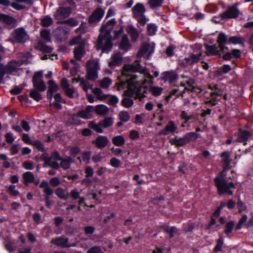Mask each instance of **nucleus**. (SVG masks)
<instances>
[{"mask_svg": "<svg viewBox=\"0 0 253 253\" xmlns=\"http://www.w3.org/2000/svg\"><path fill=\"white\" fill-rule=\"evenodd\" d=\"M72 8L71 7H59L56 12L54 16L57 19H62L68 17L72 13Z\"/></svg>", "mask_w": 253, "mask_h": 253, "instance_id": "9", "label": "nucleus"}, {"mask_svg": "<svg viewBox=\"0 0 253 253\" xmlns=\"http://www.w3.org/2000/svg\"><path fill=\"white\" fill-rule=\"evenodd\" d=\"M206 54L208 56H218L221 57V53H220V51L217 49V47L215 44L210 45H206Z\"/></svg>", "mask_w": 253, "mask_h": 253, "instance_id": "17", "label": "nucleus"}, {"mask_svg": "<svg viewBox=\"0 0 253 253\" xmlns=\"http://www.w3.org/2000/svg\"><path fill=\"white\" fill-rule=\"evenodd\" d=\"M234 226V222L233 220H231L227 222L225 225V229L224 230L225 234L228 235L231 233L233 231Z\"/></svg>", "mask_w": 253, "mask_h": 253, "instance_id": "50", "label": "nucleus"}, {"mask_svg": "<svg viewBox=\"0 0 253 253\" xmlns=\"http://www.w3.org/2000/svg\"><path fill=\"white\" fill-rule=\"evenodd\" d=\"M184 136L187 143H188L190 141H193L198 138H200L201 134L196 132H189L186 133Z\"/></svg>", "mask_w": 253, "mask_h": 253, "instance_id": "34", "label": "nucleus"}, {"mask_svg": "<svg viewBox=\"0 0 253 253\" xmlns=\"http://www.w3.org/2000/svg\"><path fill=\"white\" fill-rule=\"evenodd\" d=\"M84 43L82 42V36L81 35H78L76 37H74L70 42L69 43L71 45H74L77 44L80 45L81 43Z\"/></svg>", "mask_w": 253, "mask_h": 253, "instance_id": "55", "label": "nucleus"}, {"mask_svg": "<svg viewBox=\"0 0 253 253\" xmlns=\"http://www.w3.org/2000/svg\"><path fill=\"white\" fill-rule=\"evenodd\" d=\"M244 39L238 36H232L228 39V44H232L234 45L240 44L242 46H244Z\"/></svg>", "mask_w": 253, "mask_h": 253, "instance_id": "29", "label": "nucleus"}, {"mask_svg": "<svg viewBox=\"0 0 253 253\" xmlns=\"http://www.w3.org/2000/svg\"><path fill=\"white\" fill-rule=\"evenodd\" d=\"M55 193L61 199L67 200L68 198V195L65 194L64 190L62 188H58Z\"/></svg>", "mask_w": 253, "mask_h": 253, "instance_id": "42", "label": "nucleus"}, {"mask_svg": "<svg viewBox=\"0 0 253 253\" xmlns=\"http://www.w3.org/2000/svg\"><path fill=\"white\" fill-rule=\"evenodd\" d=\"M40 91L36 89H32L30 90L29 96L31 98L36 101H39L42 99V95L40 93Z\"/></svg>", "mask_w": 253, "mask_h": 253, "instance_id": "40", "label": "nucleus"}, {"mask_svg": "<svg viewBox=\"0 0 253 253\" xmlns=\"http://www.w3.org/2000/svg\"><path fill=\"white\" fill-rule=\"evenodd\" d=\"M231 168L223 167L222 170L220 171L217 175L214 178V183L221 182L226 180L225 177L226 175V171L230 169Z\"/></svg>", "mask_w": 253, "mask_h": 253, "instance_id": "28", "label": "nucleus"}, {"mask_svg": "<svg viewBox=\"0 0 253 253\" xmlns=\"http://www.w3.org/2000/svg\"><path fill=\"white\" fill-rule=\"evenodd\" d=\"M32 145L35 146L36 148L39 151L43 153L46 151L45 148H44L43 144L39 140L34 141Z\"/></svg>", "mask_w": 253, "mask_h": 253, "instance_id": "43", "label": "nucleus"}, {"mask_svg": "<svg viewBox=\"0 0 253 253\" xmlns=\"http://www.w3.org/2000/svg\"><path fill=\"white\" fill-rule=\"evenodd\" d=\"M16 61L15 60H11L9 61L7 64L4 65L3 64V67L5 74L11 75L13 72H17L18 71V68L16 66L11 65V63H15Z\"/></svg>", "mask_w": 253, "mask_h": 253, "instance_id": "23", "label": "nucleus"}, {"mask_svg": "<svg viewBox=\"0 0 253 253\" xmlns=\"http://www.w3.org/2000/svg\"><path fill=\"white\" fill-rule=\"evenodd\" d=\"M108 96H110L108 104L113 106H116L119 102V99L116 95L103 94L100 96V99H105L107 98Z\"/></svg>", "mask_w": 253, "mask_h": 253, "instance_id": "35", "label": "nucleus"}, {"mask_svg": "<svg viewBox=\"0 0 253 253\" xmlns=\"http://www.w3.org/2000/svg\"><path fill=\"white\" fill-rule=\"evenodd\" d=\"M22 176L24 180L23 183L25 186H28L30 183L34 182L35 175L31 171H28L24 172Z\"/></svg>", "mask_w": 253, "mask_h": 253, "instance_id": "24", "label": "nucleus"}, {"mask_svg": "<svg viewBox=\"0 0 253 253\" xmlns=\"http://www.w3.org/2000/svg\"><path fill=\"white\" fill-rule=\"evenodd\" d=\"M41 188H43V192L47 196H51L53 194V190L49 186L47 181L43 180L40 184Z\"/></svg>", "mask_w": 253, "mask_h": 253, "instance_id": "37", "label": "nucleus"}, {"mask_svg": "<svg viewBox=\"0 0 253 253\" xmlns=\"http://www.w3.org/2000/svg\"><path fill=\"white\" fill-rule=\"evenodd\" d=\"M84 53V43H82L77 47L74 48V58L77 61H81Z\"/></svg>", "mask_w": 253, "mask_h": 253, "instance_id": "18", "label": "nucleus"}, {"mask_svg": "<svg viewBox=\"0 0 253 253\" xmlns=\"http://www.w3.org/2000/svg\"><path fill=\"white\" fill-rule=\"evenodd\" d=\"M112 84V81L109 77H104L100 83V86L102 88H107Z\"/></svg>", "mask_w": 253, "mask_h": 253, "instance_id": "44", "label": "nucleus"}, {"mask_svg": "<svg viewBox=\"0 0 253 253\" xmlns=\"http://www.w3.org/2000/svg\"><path fill=\"white\" fill-rule=\"evenodd\" d=\"M108 111V108L105 105L100 104L95 107V112L99 115H105Z\"/></svg>", "mask_w": 253, "mask_h": 253, "instance_id": "38", "label": "nucleus"}, {"mask_svg": "<svg viewBox=\"0 0 253 253\" xmlns=\"http://www.w3.org/2000/svg\"><path fill=\"white\" fill-rule=\"evenodd\" d=\"M141 66L139 63L136 65L133 64H126L124 66L122 75L126 77H128L130 76V73H136V72H143L141 71L140 69Z\"/></svg>", "mask_w": 253, "mask_h": 253, "instance_id": "6", "label": "nucleus"}, {"mask_svg": "<svg viewBox=\"0 0 253 253\" xmlns=\"http://www.w3.org/2000/svg\"><path fill=\"white\" fill-rule=\"evenodd\" d=\"M101 124L102 127L106 128L110 127L113 125V121L111 118L107 117L105 118L103 121L100 122Z\"/></svg>", "mask_w": 253, "mask_h": 253, "instance_id": "45", "label": "nucleus"}, {"mask_svg": "<svg viewBox=\"0 0 253 253\" xmlns=\"http://www.w3.org/2000/svg\"><path fill=\"white\" fill-rule=\"evenodd\" d=\"M200 55L194 53H191L188 57L184 58L183 61L184 66H191L194 63L198 62L200 59Z\"/></svg>", "mask_w": 253, "mask_h": 253, "instance_id": "15", "label": "nucleus"}, {"mask_svg": "<svg viewBox=\"0 0 253 253\" xmlns=\"http://www.w3.org/2000/svg\"><path fill=\"white\" fill-rule=\"evenodd\" d=\"M112 143L116 146L121 147L125 143V139L122 135H116L112 138Z\"/></svg>", "mask_w": 253, "mask_h": 253, "instance_id": "32", "label": "nucleus"}, {"mask_svg": "<svg viewBox=\"0 0 253 253\" xmlns=\"http://www.w3.org/2000/svg\"><path fill=\"white\" fill-rule=\"evenodd\" d=\"M119 118L122 122H126L129 120L130 116L127 111H123L120 112Z\"/></svg>", "mask_w": 253, "mask_h": 253, "instance_id": "53", "label": "nucleus"}, {"mask_svg": "<svg viewBox=\"0 0 253 253\" xmlns=\"http://www.w3.org/2000/svg\"><path fill=\"white\" fill-rule=\"evenodd\" d=\"M169 142L171 145H174L176 147H183L187 143L184 136L179 138L175 136L174 138L170 139Z\"/></svg>", "mask_w": 253, "mask_h": 253, "instance_id": "21", "label": "nucleus"}, {"mask_svg": "<svg viewBox=\"0 0 253 253\" xmlns=\"http://www.w3.org/2000/svg\"><path fill=\"white\" fill-rule=\"evenodd\" d=\"M161 79L165 82L168 81L171 84L178 79V75L173 71H166L161 74Z\"/></svg>", "mask_w": 253, "mask_h": 253, "instance_id": "12", "label": "nucleus"}, {"mask_svg": "<svg viewBox=\"0 0 253 253\" xmlns=\"http://www.w3.org/2000/svg\"><path fill=\"white\" fill-rule=\"evenodd\" d=\"M91 152L90 151H85L82 154V160L83 162H85L86 164H88L90 158Z\"/></svg>", "mask_w": 253, "mask_h": 253, "instance_id": "62", "label": "nucleus"}, {"mask_svg": "<svg viewBox=\"0 0 253 253\" xmlns=\"http://www.w3.org/2000/svg\"><path fill=\"white\" fill-rule=\"evenodd\" d=\"M132 11L133 17L140 25L144 26L148 21V19L144 15L145 8L144 5L142 3H138L133 7Z\"/></svg>", "mask_w": 253, "mask_h": 253, "instance_id": "3", "label": "nucleus"}, {"mask_svg": "<svg viewBox=\"0 0 253 253\" xmlns=\"http://www.w3.org/2000/svg\"><path fill=\"white\" fill-rule=\"evenodd\" d=\"M237 206L239 213H241L247 210V206L242 201L240 197H239L238 199Z\"/></svg>", "mask_w": 253, "mask_h": 253, "instance_id": "52", "label": "nucleus"}, {"mask_svg": "<svg viewBox=\"0 0 253 253\" xmlns=\"http://www.w3.org/2000/svg\"><path fill=\"white\" fill-rule=\"evenodd\" d=\"M220 157L221 159V162L223 163L224 167L231 168L230 153L228 151H224L221 153Z\"/></svg>", "mask_w": 253, "mask_h": 253, "instance_id": "22", "label": "nucleus"}, {"mask_svg": "<svg viewBox=\"0 0 253 253\" xmlns=\"http://www.w3.org/2000/svg\"><path fill=\"white\" fill-rule=\"evenodd\" d=\"M90 60L86 63V67H87L86 78L87 80L95 81L98 78L97 70L99 69V64L97 62H95L93 66L91 67Z\"/></svg>", "mask_w": 253, "mask_h": 253, "instance_id": "4", "label": "nucleus"}, {"mask_svg": "<svg viewBox=\"0 0 253 253\" xmlns=\"http://www.w3.org/2000/svg\"><path fill=\"white\" fill-rule=\"evenodd\" d=\"M1 21L5 25L11 27H15L17 23L15 19L4 14H2Z\"/></svg>", "mask_w": 253, "mask_h": 253, "instance_id": "19", "label": "nucleus"}, {"mask_svg": "<svg viewBox=\"0 0 253 253\" xmlns=\"http://www.w3.org/2000/svg\"><path fill=\"white\" fill-rule=\"evenodd\" d=\"M52 22V19L49 16H45L41 21L42 25L43 27L49 26Z\"/></svg>", "mask_w": 253, "mask_h": 253, "instance_id": "59", "label": "nucleus"}, {"mask_svg": "<svg viewBox=\"0 0 253 253\" xmlns=\"http://www.w3.org/2000/svg\"><path fill=\"white\" fill-rule=\"evenodd\" d=\"M123 61V58L120 55V52L114 54L111 58V61L109 62V66L112 68L114 66H120Z\"/></svg>", "mask_w": 253, "mask_h": 253, "instance_id": "20", "label": "nucleus"}, {"mask_svg": "<svg viewBox=\"0 0 253 253\" xmlns=\"http://www.w3.org/2000/svg\"><path fill=\"white\" fill-rule=\"evenodd\" d=\"M60 184V181L59 179L57 177H53L50 178L49 180V184L53 187H56L59 185Z\"/></svg>", "mask_w": 253, "mask_h": 253, "instance_id": "61", "label": "nucleus"}, {"mask_svg": "<svg viewBox=\"0 0 253 253\" xmlns=\"http://www.w3.org/2000/svg\"><path fill=\"white\" fill-rule=\"evenodd\" d=\"M163 88L161 87L156 86H150L149 88V92L153 96H158L161 94Z\"/></svg>", "mask_w": 253, "mask_h": 253, "instance_id": "41", "label": "nucleus"}, {"mask_svg": "<svg viewBox=\"0 0 253 253\" xmlns=\"http://www.w3.org/2000/svg\"><path fill=\"white\" fill-rule=\"evenodd\" d=\"M115 24V19H111L106 23L102 24L100 28V32H111Z\"/></svg>", "mask_w": 253, "mask_h": 253, "instance_id": "26", "label": "nucleus"}, {"mask_svg": "<svg viewBox=\"0 0 253 253\" xmlns=\"http://www.w3.org/2000/svg\"><path fill=\"white\" fill-rule=\"evenodd\" d=\"M41 160H43L44 162V167H47V165L49 164V162L51 161V158L47 156V154L44 152L40 157Z\"/></svg>", "mask_w": 253, "mask_h": 253, "instance_id": "60", "label": "nucleus"}, {"mask_svg": "<svg viewBox=\"0 0 253 253\" xmlns=\"http://www.w3.org/2000/svg\"><path fill=\"white\" fill-rule=\"evenodd\" d=\"M104 15V11L101 8L96 9L89 16L88 22L92 23L99 21Z\"/></svg>", "mask_w": 253, "mask_h": 253, "instance_id": "13", "label": "nucleus"}, {"mask_svg": "<svg viewBox=\"0 0 253 253\" xmlns=\"http://www.w3.org/2000/svg\"><path fill=\"white\" fill-rule=\"evenodd\" d=\"M177 127L174 122L172 121H169L165 127L159 132V135H167L169 133H173L177 130Z\"/></svg>", "mask_w": 253, "mask_h": 253, "instance_id": "11", "label": "nucleus"}, {"mask_svg": "<svg viewBox=\"0 0 253 253\" xmlns=\"http://www.w3.org/2000/svg\"><path fill=\"white\" fill-rule=\"evenodd\" d=\"M80 153L81 149L78 146H73L70 150V155L74 158Z\"/></svg>", "mask_w": 253, "mask_h": 253, "instance_id": "57", "label": "nucleus"}, {"mask_svg": "<svg viewBox=\"0 0 253 253\" xmlns=\"http://www.w3.org/2000/svg\"><path fill=\"white\" fill-rule=\"evenodd\" d=\"M208 89L212 91L210 93L211 96H220L222 95L223 91L221 89L219 88L218 85L217 84H215L213 85H212L211 84H209L208 85Z\"/></svg>", "mask_w": 253, "mask_h": 253, "instance_id": "31", "label": "nucleus"}, {"mask_svg": "<svg viewBox=\"0 0 253 253\" xmlns=\"http://www.w3.org/2000/svg\"><path fill=\"white\" fill-rule=\"evenodd\" d=\"M92 143L97 149H103L108 145L109 140L106 136L99 135L92 140Z\"/></svg>", "mask_w": 253, "mask_h": 253, "instance_id": "8", "label": "nucleus"}, {"mask_svg": "<svg viewBox=\"0 0 253 253\" xmlns=\"http://www.w3.org/2000/svg\"><path fill=\"white\" fill-rule=\"evenodd\" d=\"M100 33L96 42V48L101 49L102 52L109 53L112 50L113 46L111 33H104L103 35Z\"/></svg>", "mask_w": 253, "mask_h": 253, "instance_id": "1", "label": "nucleus"}, {"mask_svg": "<svg viewBox=\"0 0 253 253\" xmlns=\"http://www.w3.org/2000/svg\"><path fill=\"white\" fill-rule=\"evenodd\" d=\"M60 161L61 162L60 164V168H62L64 170L69 169L71 164L74 162V160L71 157H68L65 159L62 158Z\"/></svg>", "mask_w": 253, "mask_h": 253, "instance_id": "33", "label": "nucleus"}, {"mask_svg": "<svg viewBox=\"0 0 253 253\" xmlns=\"http://www.w3.org/2000/svg\"><path fill=\"white\" fill-rule=\"evenodd\" d=\"M180 117L182 120H184V123L187 124L188 122L192 119V116H188L185 111H182Z\"/></svg>", "mask_w": 253, "mask_h": 253, "instance_id": "58", "label": "nucleus"}, {"mask_svg": "<svg viewBox=\"0 0 253 253\" xmlns=\"http://www.w3.org/2000/svg\"><path fill=\"white\" fill-rule=\"evenodd\" d=\"M237 4H235L232 6L229 7L226 11L219 15V17L221 20L237 18L239 13V10L237 7Z\"/></svg>", "mask_w": 253, "mask_h": 253, "instance_id": "5", "label": "nucleus"}, {"mask_svg": "<svg viewBox=\"0 0 253 253\" xmlns=\"http://www.w3.org/2000/svg\"><path fill=\"white\" fill-rule=\"evenodd\" d=\"M32 83L34 89H36L37 90H39L41 92H43L46 88V86L42 80L33 82Z\"/></svg>", "mask_w": 253, "mask_h": 253, "instance_id": "36", "label": "nucleus"}, {"mask_svg": "<svg viewBox=\"0 0 253 253\" xmlns=\"http://www.w3.org/2000/svg\"><path fill=\"white\" fill-rule=\"evenodd\" d=\"M119 48L124 53L128 51L132 47L130 43L128 38L126 35L125 34L123 36L121 40L118 45Z\"/></svg>", "mask_w": 253, "mask_h": 253, "instance_id": "10", "label": "nucleus"}, {"mask_svg": "<svg viewBox=\"0 0 253 253\" xmlns=\"http://www.w3.org/2000/svg\"><path fill=\"white\" fill-rule=\"evenodd\" d=\"M43 74L42 71H38L34 73L32 77V82L42 80Z\"/></svg>", "mask_w": 253, "mask_h": 253, "instance_id": "63", "label": "nucleus"}, {"mask_svg": "<svg viewBox=\"0 0 253 253\" xmlns=\"http://www.w3.org/2000/svg\"><path fill=\"white\" fill-rule=\"evenodd\" d=\"M79 117L84 119H89V116L87 114L85 110H80L76 114H75L73 115V116L72 118V120L74 121H75V117Z\"/></svg>", "mask_w": 253, "mask_h": 253, "instance_id": "47", "label": "nucleus"}, {"mask_svg": "<svg viewBox=\"0 0 253 253\" xmlns=\"http://www.w3.org/2000/svg\"><path fill=\"white\" fill-rule=\"evenodd\" d=\"M3 244L4 249L9 253L13 252L16 250V247L14 246V241L10 240L8 237L5 239Z\"/></svg>", "mask_w": 253, "mask_h": 253, "instance_id": "25", "label": "nucleus"}, {"mask_svg": "<svg viewBox=\"0 0 253 253\" xmlns=\"http://www.w3.org/2000/svg\"><path fill=\"white\" fill-rule=\"evenodd\" d=\"M8 159L7 156L5 154H0V160L3 161L2 163L3 167L5 169H8L10 167V163L6 161Z\"/></svg>", "mask_w": 253, "mask_h": 253, "instance_id": "56", "label": "nucleus"}, {"mask_svg": "<svg viewBox=\"0 0 253 253\" xmlns=\"http://www.w3.org/2000/svg\"><path fill=\"white\" fill-rule=\"evenodd\" d=\"M68 239L62 237H58L51 240V243L62 247H68Z\"/></svg>", "mask_w": 253, "mask_h": 253, "instance_id": "30", "label": "nucleus"}, {"mask_svg": "<svg viewBox=\"0 0 253 253\" xmlns=\"http://www.w3.org/2000/svg\"><path fill=\"white\" fill-rule=\"evenodd\" d=\"M48 88L46 92L47 99L51 100L53 97V93L58 89V86L54 80H51L48 81Z\"/></svg>", "mask_w": 253, "mask_h": 253, "instance_id": "14", "label": "nucleus"}, {"mask_svg": "<svg viewBox=\"0 0 253 253\" xmlns=\"http://www.w3.org/2000/svg\"><path fill=\"white\" fill-rule=\"evenodd\" d=\"M214 185L217 189V192L219 196L227 194L230 196H233L234 192L231 188L236 189V184L233 182H228L227 180L222 181L214 183Z\"/></svg>", "mask_w": 253, "mask_h": 253, "instance_id": "2", "label": "nucleus"}, {"mask_svg": "<svg viewBox=\"0 0 253 253\" xmlns=\"http://www.w3.org/2000/svg\"><path fill=\"white\" fill-rule=\"evenodd\" d=\"M228 36L224 33H220L217 38V42L218 45L228 44Z\"/></svg>", "mask_w": 253, "mask_h": 253, "instance_id": "39", "label": "nucleus"}, {"mask_svg": "<svg viewBox=\"0 0 253 253\" xmlns=\"http://www.w3.org/2000/svg\"><path fill=\"white\" fill-rule=\"evenodd\" d=\"M160 228L166 233L169 235V239L172 238L178 230L175 226H171L170 228L167 225H161Z\"/></svg>", "mask_w": 253, "mask_h": 253, "instance_id": "27", "label": "nucleus"}, {"mask_svg": "<svg viewBox=\"0 0 253 253\" xmlns=\"http://www.w3.org/2000/svg\"><path fill=\"white\" fill-rule=\"evenodd\" d=\"M163 0H149L148 4L152 9H155L162 5Z\"/></svg>", "mask_w": 253, "mask_h": 253, "instance_id": "48", "label": "nucleus"}, {"mask_svg": "<svg viewBox=\"0 0 253 253\" xmlns=\"http://www.w3.org/2000/svg\"><path fill=\"white\" fill-rule=\"evenodd\" d=\"M140 134L139 132L135 130H131L129 132V137L131 140H135L139 138Z\"/></svg>", "mask_w": 253, "mask_h": 253, "instance_id": "64", "label": "nucleus"}, {"mask_svg": "<svg viewBox=\"0 0 253 253\" xmlns=\"http://www.w3.org/2000/svg\"><path fill=\"white\" fill-rule=\"evenodd\" d=\"M252 137L251 132L247 129L240 128L238 130V137L236 141L238 142L243 143L244 145L247 144V141Z\"/></svg>", "mask_w": 253, "mask_h": 253, "instance_id": "7", "label": "nucleus"}, {"mask_svg": "<svg viewBox=\"0 0 253 253\" xmlns=\"http://www.w3.org/2000/svg\"><path fill=\"white\" fill-rule=\"evenodd\" d=\"M15 185H10L7 188V192L12 196H17L19 194V192L16 189Z\"/></svg>", "mask_w": 253, "mask_h": 253, "instance_id": "46", "label": "nucleus"}, {"mask_svg": "<svg viewBox=\"0 0 253 253\" xmlns=\"http://www.w3.org/2000/svg\"><path fill=\"white\" fill-rule=\"evenodd\" d=\"M224 244L223 239L220 238L216 240V244L213 248V252L217 253L221 251L222 247Z\"/></svg>", "mask_w": 253, "mask_h": 253, "instance_id": "51", "label": "nucleus"}, {"mask_svg": "<svg viewBox=\"0 0 253 253\" xmlns=\"http://www.w3.org/2000/svg\"><path fill=\"white\" fill-rule=\"evenodd\" d=\"M37 50L42 52L44 53H50L52 52L53 48L50 46L47 45L45 42L42 40H40L36 47Z\"/></svg>", "mask_w": 253, "mask_h": 253, "instance_id": "16", "label": "nucleus"}, {"mask_svg": "<svg viewBox=\"0 0 253 253\" xmlns=\"http://www.w3.org/2000/svg\"><path fill=\"white\" fill-rule=\"evenodd\" d=\"M133 103L134 102L132 99L126 97H124L121 101L122 106L125 108H129L132 106Z\"/></svg>", "mask_w": 253, "mask_h": 253, "instance_id": "49", "label": "nucleus"}, {"mask_svg": "<svg viewBox=\"0 0 253 253\" xmlns=\"http://www.w3.org/2000/svg\"><path fill=\"white\" fill-rule=\"evenodd\" d=\"M231 70V67L229 65L225 64L221 67L218 72L219 75H222L224 74H227Z\"/></svg>", "mask_w": 253, "mask_h": 253, "instance_id": "54", "label": "nucleus"}]
</instances>
